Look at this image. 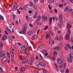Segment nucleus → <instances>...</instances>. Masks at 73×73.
<instances>
[{
	"label": "nucleus",
	"mask_w": 73,
	"mask_h": 73,
	"mask_svg": "<svg viewBox=\"0 0 73 73\" xmlns=\"http://www.w3.org/2000/svg\"><path fill=\"white\" fill-rule=\"evenodd\" d=\"M66 40H69V34H67L66 35Z\"/></svg>",
	"instance_id": "13"
},
{
	"label": "nucleus",
	"mask_w": 73,
	"mask_h": 73,
	"mask_svg": "<svg viewBox=\"0 0 73 73\" xmlns=\"http://www.w3.org/2000/svg\"><path fill=\"white\" fill-rule=\"evenodd\" d=\"M28 58H25L23 59L22 60V64H27V62H28Z\"/></svg>",
	"instance_id": "3"
},
{
	"label": "nucleus",
	"mask_w": 73,
	"mask_h": 73,
	"mask_svg": "<svg viewBox=\"0 0 73 73\" xmlns=\"http://www.w3.org/2000/svg\"><path fill=\"white\" fill-rule=\"evenodd\" d=\"M41 52L43 54L44 53H46V50H42Z\"/></svg>",
	"instance_id": "22"
},
{
	"label": "nucleus",
	"mask_w": 73,
	"mask_h": 73,
	"mask_svg": "<svg viewBox=\"0 0 73 73\" xmlns=\"http://www.w3.org/2000/svg\"><path fill=\"white\" fill-rule=\"evenodd\" d=\"M53 54L54 56H56L57 55V52L56 51H54L53 52Z\"/></svg>",
	"instance_id": "21"
},
{
	"label": "nucleus",
	"mask_w": 73,
	"mask_h": 73,
	"mask_svg": "<svg viewBox=\"0 0 73 73\" xmlns=\"http://www.w3.org/2000/svg\"><path fill=\"white\" fill-rule=\"evenodd\" d=\"M57 62L58 64H61L62 63V60L58 58L57 59Z\"/></svg>",
	"instance_id": "5"
},
{
	"label": "nucleus",
	"mask_w": 73,
	"mask_h": 73,
	"mask_svg": "<svg viewBox=\"0 0 73 73\" xmlns=\"http://www.w3.org/2000/svg\"><path fill=\"white\" fill-rule=\"evenodd\" d=\"M54 2V0H52L51 1V2H50V3H51V4H52V3H53Z\"/></svg>",
	"instance_id": "54"
},
{
	"label": "nucleus",
	"mask_w": 73,
	"mask_h": 73,
	"mask_svg": "<svg viewBox=\"0 0 73 73\" xmlns=\"http://www.w3.org/2000/svg\"><path fill=\"white\" fill-rule=\"evenodd\" d=\"M54 50H56H56H60V48H59L58 46H57L54 47Z\"/></svg>",
	"instance_id": "17"
},
{
	"label": "nucleus",
	"mask_w": 73,
	"mask_h": 73,
	"mask_svg": "<svg viewBox=\"0 0 73 73\" xmlns=\"http://www.w3.org/2000/svg\"><path fill=\"white\" fill-rule=\"evenodd\" d=\"M54 11L55 13H57V10H56V9H55L54 10Z\"/></svg>",
	"instance_id": "58"
},
{
	"label": "nucleus",
	"mask_w": 73,
	"mask_h": 73,
	"mask_svg": "<svg viewBox=\"0 0 73 73\" xmlns=\"http://www.w3.org/2000/svg\"><path fill=\"white\" fill-rule=\"evenodd\" d=\"M59 40L60 41H61L63 40V37L62 36H60L59 37Z\"/></svg>",
	"instance_id": "19"
},
{
	"label": "nucleus",
	"mask_w": 73,
	"mask_h": 73,
	"mask_svg": "<svg viewBox=\"0 0 73 73\" xmlns=\"http://www.w3.org/2000/svg\"><path fill=\"white\" fill-rule=\"evenodd\" d=\"M2 60L6 61H7V56H5L3 58Z\"/></svg>",
	"instance_id": "26"
},
{
	"label": "nucleus",
	"mask_w": 73,
	"mask_h": 73,
	"mask_svg": "<svg viewBox=\"0 0 73 73\" xmlns=\"http://www.w3.org/2000/svg\"><path fill=\"white\" fill-rule=\"evenodd\" d=\"M11 31H12V32H13H13H14V31H15V29L13 28V29H12L11 30Z\"/></svg>",
	"instance_id": "51"
},
{
	"label": "nucleus",
	"mask_w": 73,
	"mask_h": 73,
	"mask_svg": "<svg viewBox=\"0 0 73 73\" xmlns=\"http://www.w3.org/2000/svg\"><path fill=\"white\" fill-rule=\"evenodd\" d=\"M9 42L10 44H11V39H9Z\"/></svg>",
	"instance_id": "49"
},
{
	"label": "nucleus",
	"mask_w": 73,
	"mask_h": 73,
	"mask_svg": "<svg viewBox=\"0 0 73 73\" xmlns=\"http://www.w3.org/2000/svg\"><path fill=\"white\" fill-rule=\"evenodd\" d=\"M0 47H1V48H2L3 46V44L1 42H0Z\"/></svg>",
	"instance_id": "30"
},
{
	"label": "nucleus",
	"mask_w": 73,
	"mask_h": 73,
	"mask_svg": "<svg viewBox=\"0 0 73 73\" xmlns=\"http://www.w3.org/2000/svg\"><path fill=\"white\" fill-rule=\"evenodd\" d=\"M41 19V17L40 16H38L37 19V21H39Z\"/></svg>",
	"instance_id": "35"
},
{
	"label": "nucleus",
	"mask_w": 73,
	"mask_h": 73,
	"mask_svg": "<svg viewBox=\"0 0 73 73\" xmlns=\"http://www.w3.org/2000/svg\"><path fill=\"white\" fill-rule=\"evenodd\" d=\"M66 46H67L68 48L69 49H72L71 46H70V45H69V44H67L66 45Z\"/></svg>",
	"instance_id": "29"
},
{
	"label": "nucleus",
	"mask_w": 73,
	"mask_h": 73,
	"mask_svg": "<svg viewBox=\"0 0 73 73\" xmlns=\"http://www.w3.org/2000/svg\"><path fill=\"white\" fill-rule=\"evenodd\" d=\"M48 27L47 26H46L45 27V28H44V31H45L46 29H48Z\"/></svg>",
	"instance_id": "40"
},
{
	"label": "nucleus",
	"mask_w": 73,
	"mask_h": 73,
	"mask_svg": "<svg viewBox=\"0 0 73 73\" xmlns=\"http://www.w3.org/2000/svg\"><path fill=\"white\" fill-rule=\"evenodd\" d=\"M6 62V61H5L4 60H3V59H2V62H1L2 64H4V63H5V62Z\"/></svg>",
	"instance_id": "39"
},
{
	"label": "nucleus",
	"mask_w": 73,
	"mask_h": 73,
	"mask_svg": "<svg viewBox=\"0 0 73 73\" xmlns=\"http://www.w3.org/2000/svg\"><path fill=\"white\" fill-rule=\"evenodd\" d=\"M59 20L60 22H61L62 21V15L60 13L59 15Z\"/></svg>",
	"instance_id": "4"
},
{
	"label": "nucleus",
	"mask_w": 73,
	"mask_h": 73,
	"mask_svg": "<svg viewBox=\"0 0 73 73\" xmlns=\"http://www.w3.org/2000/svg\"><path fill=\"white\" fill-rule=\"evenodd\" d=\"M48 8L49 9H52V7H50V5H48Z\"/></svg>",
	"instance_id": "48"
},
{
	"label": "nucleus",
	"mask_w": 73,
	"mask_h": 73,
	"mask_svg": "<svg viewBox=\"0 0 73 73\" xmlns=\"http://www.w3.org/2000/svg\"><path fill=\"white\" fill-rule=\"evenodd\" d=\"M43 45H44L43 44H40L38 46V47L40 48H41V47H42V46H43Z\"/></svg>",
	"instance_id": "23"
},
{
	"label": "nucleus",
	"mask_w": 73,
	"mask_h": 73,
	"mask_svg": "<svg viewBox=\"0 0 73 73\" xmlns=\"http://www.w3.org/2000/svg\"><path fill=\"white\" fill-rule=\"evenodd\" d=\"M60 72L62 73H64V70H60Z\"/></svg>",
	"instance_id": "64"
},
{
	"label": "nucleus",
	"mask_w": 73,
	"mask_h": 73,
	"mask_svg": "<svg viewBox=\"0 0 73 73\" xmlns=\"http://www.w3.org/2000/svg\"><path fill=\"white\" fill-rule=\"evenodd\" d=\"M54 29L55 30H57L58 29V28L56 26L55 27Z\"/></svg>",
	"instance_id": "52"
},
{
	"label": "nucleus",
	"mask_w": 73,
	"mask_h": 73,
	"mask_svg": "<svg viewBox=\"0 0 73 73\" xmlns=\"http://www.w3.org/2000/svg\"><path fill=\"white\" fill-rule=\"evenodd\" d=\"M46 38H49V37L50 36V35L49 34H47L46 35Z\"/></svg>",
	"instance_id": "33"
},
{
	"label": "nucleus",
	"mask_w": 73,
	"mask_h": 73,
	"mask_svg": "<svg viewBox=\"0 0 73 73\" xmlns=\"http://www.w3.org/2000/svg\"><path fill=\"white\" fill-rule=\"evenodd\" d=\"M40 57L41 58H42V60H44V58H43V57H42V56L41 55V54L40 55Z\"/></svg>",
	"instance_id": "45"
},
{
	"label": "nucleus",
	"mask_w": 73,
	"mask_h": 73,
	"mask_svg": "<svg viewBox=\"0 0 73 73\" xmlns=\"http://www.w3.org/2000/svg\"><path fill=\"white\" fill-rule=\"evenodd\" d=\"M26 19H27V20H29V17H28V16L26 15Z\"/></svg>",
	"instance_id": "42"
},
{
	"label": "nucleus",
	"mask_w": 73,
	"mask_h": 73,
	"mask_svg": "<svg viewBox=\"0 0 73 73\" xmlns=\"http://www.w3.org/2000/svg\"><path fill=\"white\" fill-rule=\"evenodd\" d=\"M40 65L41 66H45L46 64L45 63L42 62H40Z\"/></svg>",
	"instance_id": "7"
},
{
	"label": "nucleus",
	"mask_w": 73,
	"mask_h": 73,
	"mask_svg": "<svg viewBox=\"0 0 73 73\" xmlns=\"http://www.w3.org/2000/svg\"><path fill=\"white\" fill-rule=\"evenodd\" d=\"M37 37H38V36L37 35H35L33 36H32V40H35L36 38H37Z\"/></svg>",
	"instance_id": "8"
},
{
	"label": "nucleus",
	"mask_w": 73,
	"mask_h": 73,
	"mask_svg": "<svg viewBox=\"0 0 73 73\" xmlns=\"http://www.w3.org/2000/svg\"><path fill=\"white\" fill-rule=\"evenodd\" d=\"M69 72V69H66V70L65 73H68Z\"/></svg>",
	"instance_id": "34"
},
{
	"label": "nucleus",
	"mask_w": 73,
	"mask_h": 73,
	"mask_svg": "<svg viewBox=\"0 0 73 73\" xmlns=\"http://www.w3.org/2000/svg\"><path fill=\"white\" fill-rule=\"evenodd\" d=\"M25 53L26 54H28V53H29V52H28V51H25Z\"/></svg>",
	"instance_id": "55"
},
{
	"label": "nucleus",
	"mask_w": 73,
	"mask_h": 73,
	"mask_svg": "<svg viewBox=\"0 0 73 73\" xmlns=\"http://www.w3.org/2000/svg\"><path fill=\"white\" fill-rule=\"evenodd\" d=\"M63 66V64H61L60 65L59 67L60 68H62Z\"/></svg>",
	"instance_id": "36"
},
{
	"label": "nucleus",
	"mask_w": 73,
	"mask_h": 73,
	"mask_svg": "<svg viewBox=\"0 0 73 73\" xmlns=\"http://www.w3.org/2000/svg\"><path fill=\"white\" fill-rule=\"evenodd\" d=\"M26 46H22L21 48V50L22 51H25L26 50Z\"/></svg>",
	"instance_id": "9"
},
{
	"label": "nucleus",
	"mask_w": 73,
	"mask_h": 73,
	"mask_svg": "<svg viewBox=\"0 0 73 73\" xmlns=\"http://www.w3.org/2000/svg\"><path fill=\"white\" fill-rule=\"evenodd\" d=\"M36 66H37V68H42L41 66L40 65V62L39 64L36 65Z\"/></svg>",
	"instance_id": "14"
},
{
	"label": "nucleus",
	"mask_w": 73,
	"mask_h": 73,
	"mask_svg": "<svg viewBox=\"0 0 73 73\" xmlns=\"http://www.w3.org/2000/svg\"><path fill=\"white\" fill-rule=\"evenodd\" d=\"M34 71V73H38V70L36 69H35Z\"/></svg>",
	"instance_id": "24"
},
{
	"label": "nucleus",
	"mask_w": 73,
	"mask_h": 73,
	"mask_svg": "<svg viewBox=\"0 0 73 73\" xmlns=\"http://www.w3.org/2000/svg\"><path fill=\"white\" fill-rule=\"evenodd\" d=\"M16 25H18L19 24V21H18L17 20L16 21Z\"/></svg>",
	"instance_id": "43"
},
{
	"label": "nucleus",
	"mask_w": 73,
	"mask_h": 73,
	"mask_svg": "<svg viewBox=\"0 0 73 73\" xmlns=\"http://www.w3.org/2000/svg\"><path fill=\"white\" fill-rule=\"evenodd\" d=\"M33 17L34 18H35V19L37 18V15H33Z\"/></svg>",
	"instance_id": "41"
},
{
	"label": "nucleus",
	"mask_w": 73,
	"mask_h": 73,
	"mask_svg": "<svg viewBox=\"0 0 73 73\" xmlns=\"http://www.w3.org/2000/svg\"><path fill=\"white\" fill-rule=\"evenodd\" d=\"M67 34L68 33L70 35H72V33H71V32H70V29H68V32H67Z\"/></svg>",
	"instance_id": "18"
},
{
	"label": "nucleus",
	"mask_w": 73,
	"mask_h": 73,
	"mask_svg": "<svg viewBox=\"0 0 73 73\" xmlns=\"http://www.w3.org/2000/svg\"><path fill=\"white\" fill-rule=\"evenodd\" d=\"M36 60H38V56L37 55H36Z\"/></svg>",
	"instance_id": "60"
},
{
	"label": "nucleus",
	"mask_w": 73,
	"mask_h": 73,
	"mask_svg": "<svg viewBox=\"0 0 73 73\" xmlns=\"http://www.w3.org/2000/svg\"><path fill=\"white\" fill-rule=\"evenodd\" d=\"M72 9H70V10H69V11L68 12L69 13H71V12H72Z\"/></svg>",
	"instance_id": "46"
},
{
	"label": "nucleus",
	"mask_w": 73,
	"mask_h": 73,
	"mask_svg": "<svg viewBox=\"0 0 73 73\" xmlns=\"http://www.w3.org/2000/svg\"><path fill=\"white\" fill-rule=\"evenodd\" d=\"M5 33L6 34V35H8V33H7V30L5 31Z\"/></svg>",
	"instance_id": "53"
},
{
	"label": "nucleus",
	"mask_w": 73,
	"mask_h": 73,
	"mask_svg": "<svg viewBox=\"0 0 73 73\" xmlns=\"http://www.w3.org/2000/svg\"><path fill=\"white\" fill-rule=\"evenodd\" d=\"M59 7H61L62 8L63 7V5L62 4H60L59 5Z\"/></svg>",
	"instance_id": "44"
},
{
	"label": "nucleus",
	"mask_w": 73,
	"mask_h": 73,
	"mask_svg": "<svg viewBox=\"0 0 73 73\" xmlns=\"http://www.w3.org/2000/svg\"><path fill=\"white\" fill-rule=\"evenodd\" d=\"M34 60L35 59L33 58H32L30 60V62L31 63H32Z\"/></svg>",
	"instance_id": "15"
},
{
	"label": "nucleus",
	"mask_w": 73,
	"mask_h": 73,
	"mask_svg": "<svg viewBox=\"0 0 73 73\" xmlns=\"http://www.w3.org/2000/svg\"><path fill=\"white\" fill-rule=\"evenodd\" d=\"M27 8V5H25L24 6V9L25 11H26V8Z\"/></svg>",
	"instance_id": "37"
},
{
	"label": "nucleus",
	"mask_w": 73,
	"mask_h": 73,
	"mask_svg": "<svg viewBox=\"0 0 73 73\" xmlns=\"http://www.w3.org/2000/svg\"><path fill=\"white\" fill-rule=\"evenodd\" d=\"M69 10V9L68 8V6H66L65 7V9L64 10V11H67Z\"/></svg>",
	"instance_id": "20"
},
{
	"label": "nucleus",
	"mask_w": 73,
	"mask_h": 73,
	"mask_svg": "<svg viewBox=\"0 0 73 73\" xmlns=\"http://www.w3.org/2000/svg\"><path fill=\"white\" fill-rule=\"evenodd\" d=\"M11 37H12V38H14V39L15 38V36L13 35L11 36Z\"/></svg>",
	"instance_id": "63"
},
{
	"label": "nucleus",
	"mask_w": 73,
	"mask_h": 73,
	"mask_svg": "<svg viewBox=\"0 0 73 73\" xmlns=\"http://www.w3.org/2000/svg\"><path fill=\"white\" fill-rule=\"evenodd\" d=\"M0 19L1 20H4V17L3 16L0 15Z\"/></svg>",
	"instance_id": "28"
},
{
	"label": "nucleus",
	"mask_w": 73,
	"mask_h": 73,
	"mask_svg": "<svg viewBox=\"0 0 73 73\" xmlns=\"http://www.w3.org/2000/svg\"><path fill=\"white\" fill-rule=\"evenodd\" d=\"M35 3H37V0H34Z\"/></svg>",
	"instance_id": "56"
},
{
	"label": "nucleus",
	"mask_w": 73,
	"mask_h": 73,
	"mask_svg": "<svg viewBox=\"0 0 73 73\" xmlns=\"http://www.w3.org/2000/svg\"><path fill=\"white\" fill-rule=\"evenodd\" d=\"M0 52H1L0 53V56L1 57H3L4 56L5 53L4 52V51L2 50L1 51V48H0Z\"/></svg>",
	"instance_id": "2"
},
{
	"label": "nucleus",
	"mask_w": 73,
	"mask_h": 73,
	"mask_svg": "<svg viewBox=\"0 0 73 73\" xmlns=\"http://www.w3.org/2000/svg\"><path fill=\"white\" fill-rule=\"evenodd\" d=\"M6 29L7 31H10V29H9V28L8 27H7Z\"/></svg>",
	"instance_id": "59"
},
{
	"label": "nucleus",
	"mask_w": 73,
	"mask_h": 73,
	"mask_svg": "<svg viewBox=\"0 0 73 73\" xmlns=\"http://www.w3.org/2000/svg\"><path fill=\"white\" fill-rule=\"evenodd\" d=\"M25 67H21V68H20L21 71H24V70H25Z\"/></svg>",
	"instance_id": "16"
},
{
	"label": "nucleus",
	"mask_w": 73,
	"mask_h": 73,
	"mask_svg": "<svg viewBox=\"0 0 73 73\" xmlns=\"http://www.w3.org/2000/svg\"><path fill=\"white\" fill-rule=\"evenodd\" d=\"M42 18L44 21H46L47 20V17L46 16H42Z\"/></svg>",
	"instance_id": "6"
},
{
	"label": "nucleus",
	"mask_w": 73,
	"mask_h": 73,
	"mask_svg": "<svg viewBox=\"0 0 73 73\" xmlns=\"http://www.w3.org/2000/svg\"><path fill=\"white\" fill-rule=\"evenodd\" d=\"M27 33L29 35H31L33 33V32L31 31L30 30L27 32Z\"/></svg>",
	"instance_id": "12"
},
{
	"label": "nucleus",
	"mask_w": 73,
	"mask_h": 73,
	"mask_svg": "<svg viewBox=\"0 0 73 73\" xmlns=\"http://www.w3.org/2000/svg\"><path fill=\"white\" fill-rule=\"evenodd\" d=\"M68 62L70 63H71L72 62V58H68Z\"/></svg>",
	"instance_id": "11"
},
{
	"label": "nucleus",
	"mask_w": 73,
	"mask_h": 73,
	"mask_svg": "<svg viewBox=\"0 0 73 73\" xmlns=\"http://www.w3.org/2000/svg\"><path fill=\"white\" fill-rule=\"evenodd\" d=\"M66 27L68 29H69V28H71L72 26L69 23H68L67 24Z\"/></svg>",
	"instance_id": "10"
},
{
	"label": "nucleus",
	"mask_w": 73,
	"mask_h": 73,
	"mask_svg": "<svg viewBox=\"0 0 73 73\" xmlns=\"http://www.w3.org/2000/svg\"><path fill=\"white\" fill-rule=\"evenodd\" d=\"M54 20H58V18H57V17H55Z\"/></svg>",
	"instance_id": "57"
},
{
	"label": "nucleus",
	"mask_w": 73,
	"mask_h": 73,
	"mask_svg": "<svg viewBox=\"0 0 73 73\" xmlns=\"http://www.w3.org/2000/svg\"><path fill=\"white\" fill-rule=\"evenodd\" d=\"M3 68H2V67H0V73H3Z\"/></svg>",
	"instance_id": "25"
},
{
	"label": "nucleus",
	"mask_w": 73,
	"mask_h": 73,
	"mask_svg": "<svg viewBox=\"0 0 73 73\" xmlns=\"http://www.w3.org/2000/svg\"><path fill=\"white\" fill-rule=\"evenodd\" d=\"M52 18H50L49 19V22H50V25H51V22H52Z\"/></svg>",
	"instance_id": "38"
},
{
	"label": "nucleus",
	"mask_w": 73,
	"mask_h": 73,
	"mask_svg": "<svg viewBox=\"0 0 73 73\" xmlns=\"http://www.w3.org/2000/svg\"><path fill=\"white\" fill-rule=\"evenodd\" d=\"M49 43L50 44H54V41H50L49 42Z\"/></svg>",
	"instance_id": "27"
},
{
	"label": "nucleus",
	"mask_w": 73,
	"mask_h": 73,
	"mask_svg": "<svg viewBox=\"0 0 73 73\" xmlns=\"http://www.w3.org/2000/svg\"><path fill=\"white\" fill-rule=\"evenodd\" d=\"M32 12L31 11V10H30L29 11V13H32Z\"/></svg>",
	"instance_id": "62"
},
{
	"label": "nucleus",
	"mask_w": 73,
	"mask_h": 73,
	"mask_svg": "<svg viewBox=\"0 0 73 73\" xmlns=\"http://www.w3.org/2000/svg\"><path fill=\"white\" fill-rule=\"evenodd\" d=\"M43 73H50L49 72L46 70H43Z\"/></svg>",
	"instance_id": "31"
},
{
	"label": "nucleus",
	"mask_w": 73,
	"mask_h": 73,
	"mask_svg": "<svg viewBox=\"0 0 73 73\" xmlns=\"http://www.w3.org/2000/svg\"><path fill=\"white\" fill-rule=\"evenodd\" d=\"M56 56H54L52 57L53 60H56Z\"/></svg>",
	"instance_id": "47"
},
{
	"label": "nucleus",
	"mask_w": 73,
	"mask_h": 73,
	"mask_svg": "<svg viewBox=\"0 0 73 73\" xmlns=\"http://www.w3.org/2000/svg\"><path fill=\"white\" fill-rule=\"evenodd\" d=\"M57 25L59 27H61V23H58Z\"/></svg>",
	"instance_id": "32"
},
{
	"label": "nucleus",
	"mask_w": 73,
	"mask_h": 73,
	"mask_svg": "<svg viewBox=\"0 0 73 73\" xmlns=\"http://www.w3.org/2000/svg\"><path fill=\"white\" fill-rule=\"evenodd\" d=\"M26 30H27V29L25 27H24L22 31H20V34H25L26 33Z\"/></svg>",
	"instance_id": "1"
},
{
	"label": "nucleus",
	"mask_w": 73,
	"mask_h": 73,
	"mask_svg": "<svg viewBox=\"0 0 73 73\" xmlns=\"http://www.w3.org/2000/svg\"><path fill=\"white\" fill-rule=\"evenodd\" d=\"M13 9H16V8H17V7H16L14 5L13 6Z\"/></svg>",
	"instance_id": "50"
},
{
	"label": "nucleus",
	"mask_w": 73,
	"mask_h": 73,
	"mask_svg": "<svg viewBox=\"0 0 73 73\" xmlns=\"http://www.w3.org/2000/svg\"><path fill=\"white\" fill-rule=\"evenodd\" d=\"M51 19L53 20H54V17H52L51 18Z\"/></svg>",
	"instance_id": "61"
}]
</instances>
